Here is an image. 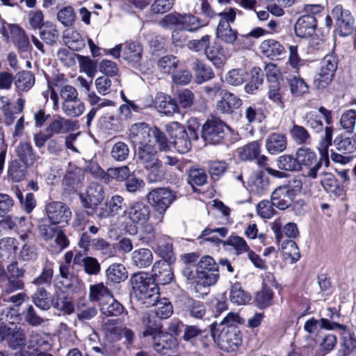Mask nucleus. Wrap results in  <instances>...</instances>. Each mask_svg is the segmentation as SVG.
<instances>
[{
	"instance_id": "nucleus-1",
	"label": "nucleus",
	"mask_w": 356,
	"mask_h": 356,
	"mask_svg": "<svg viewBox=\"0 0 356 356\" xmlns=\"http://www.w3.org/2000/svg\"><path fill=\"white\" fill-rule=\"evenodd\" d=\"M131 283L135 296L147 307L154 306L159 299V288L152 277L145 273L134 274Z\"/></svg>"
},
{
	"instance_id": "nucleus-2",
	"label": "nucleus",
	"mask_w": 356,
	"mask_h": 356,
	"mask_svg": "<svg viewBox=\"0 0 356 356\" xmlns=\"http://www.w3.org/2000/svg\"><path fill=\"white\" fill-rule=\"evenodd\" d=\"M302 181L298 177H295L282 185L275 188L272 192L271 197L273 205L280 210H285L292 205L294 197L300 193Z\"/></svg>"
},
{
	"instance_id": "nucleus-3",
	"label": "nucleus",
	"mask_w": 356,
	"mask_h": 356,
	"mask_svg": "<svg viewBox=\"0 0 356 356\" xmlns=\"http://www.w3.org/2000/svg\"><path fill=\"white\" fill-rule=\"evenodd\" d=\"M137 159L144 168L149 171L148 179L150 181H161L163 178V172L161 170L162 161L157 156L156 148L149 144L145 143L138 148Z\"/></svg>"
},
{
	"instance_id": "nucleus-4",
	"label": "nucleus",
	"mask_w": 356,
	"mask_h": 356,
	"mask_svg": "<svg viewBox=\"0 0 356 356\" xmlns=\"http://www.w3.org/2000/svg\"><path fill=\"white\" fill-rule=\"evenodd\" d=\"M197 273L201 286L213 285L219 278L218 266L211 257L204 256L197 263Z\"/></svg>"
},
{
	"instance_id": "nucleus-5",
	"label": "nucleus",
	"mask_w": 356,
	"mask_h": 356,
	"mask_svg": "<svg viewBox=\"0 0 356 356\" xmlns=\"http://www.w3.org/2000/svg\"><path fill=\"white\" fill-rule=\"evenodd\" d=\"M228 127L218 118L208 119L202 128L203 139L211 144H218L224 138Z\"/></svg>"
},
{
	"instance_id": "nucleus-6",
	"label": "nucleus",
	"mask_w": 356,
	"mask_h": 356,
	"mask_svg": "<svg viewBox=\"0 0 356 356\" xmlns=\"http://www.w3.org/2000/svg\"><path fill=\"white\" fill-rule=\"evenodd\" d=\"M296 156L297 162L300 165V171L302 169V166L306 167L309 169L307 176L313 179L316 178L317 171L322 165L316 154L309 148L300 147L297 150Z\"/></svg>"
},
{
	"instance_id": "nucleus-7",
	"label": "nucleus",
	"mask_w": 356,
	"mask_h": 356,
	"mask_svg": "<svg viewBox=\"0 0 356 356\" xmlns=\"http://www.w3.org/2000/svg\"><path fill=\"white\" fill-rule=\"evenodd\" d=\"M337 67V62L332 56L327 55L321 63V70L315 76L314 83L317 88H324L332 81Z\"/></svg>"
},
{
	"instance_id": "nucleus-8",
	"label": "nucleus",
	"mask_w": 356,
	"mask_h": 356,
	"mask_svg": "<svg viewBox=\"0 0 356 356\" xmlns=\"http://www.w3.org/2000/svg\"><path fill=\"white\" fill-rule=\"evenodd\" d=\"M218 15L221 17V19L216 30L217 38L225 43H234L237 38V32L231 28L229 23L234 20L235 13L230 10L220 13Z\"/></svg>"
},
{
	"instance_id": "nucleus-9",
	"label": "nucleus",
	"mask_w": 356,
	"mask_h": 356,
	"mask_svg": "<svg viewBox=\"0 0 356 356\" xmlns=\"http://www.w3.org/2000/svg\"><path fill=\"white\" fill-rule=\"evenodd\" d=\"M147 199L159 213H163L175 199V195L168 188H158L148 193Z\"/></svg>"
},
{
	"instance_id": "nucleus-10",
	"label": "nucleus",
	"mask_w": 356,
	"mask_h": 356,
	"mask_svg": "<svg viewBox=\"0 0 356 356\" xmlns=\"http://www.w3.org/2000/svg\"><path fill=\"white\" fill-rule=\"evenodd\" d=\"M219 345L226 351H234L241 343V336L236 326L221 327L218 334Z\"/></svg>"
},
{
	"instance_id": "nucleus-11",
	"label": "nucleus",
	"mask_w": 356,
	"mask_h": 356,
	"mask_svg": "<svg viewBox=\"0 0 356 356\" xmlns=\"http://www.w3.org/2000/svg\"><path fill=\"white\" fill-rule=\"evenodd\" d=\"M341 35H349L354 26V19L348 10H343L341 5L336 6L331 12Z\"/></svg>"
},
{
	"instance_id": "nucleus-12",
	"label": "nucleus",
	"mask_w": 356,
	"mask_h": 356,
	"mask_svg": "<svg viewBox=\"0 0 356 356\" xmlns=\"http://www.w3.org/2000/svg\"><path fill=\"white\" fill-rule=\"evenodd\" d=\"M46 212L50 222L54 224L67 222L72 217L70 209L62 202H51L46 205Z\"/></svg>"
},
{
	"instance_id": "nucleus-13",
	"label": "nucleus",
	"mask_w": 356,
	"mask_h": 356,
	"mask_svg": "<svg viewBox=\"0 0 356 356\" xmlns=\"http://www.w3.org/2000/svg\"><path fill=\"white\" fill-rule=\"evenodd\" d=\"M128 219L134 224H144L149 218V207L141 201L134 202L124 211Z\"/></svg>"
},
{
	"instance_id": "nucleus-14",
	"label": "nucleus",
	"mask_w": 356,
	"mask_h": 356,
	"mask_svg": "<svg viewBox=\"0 0 356 356\" xmlns=\"http://www.w3.org/2000/svg\"><path fill=\"white\" fill-rule=\"evenodd\" d=\"M104 199V191L103 186L92 182L88 186L86 197L81 196L82 203L86 209H94L99 206Z\"/></svg>"
},
{
	"instance_id": "nucleus-15",
	"label": "nucleus",
	"mask_w": 356,
	"mask_h": 356,
	"mask_svg": "<svg viewBox=\"0 0 356 356\" xmlns=\"http://www.w3.org/2000/svg\"><path fill=\"white\" fill-rule=\"evenodd\" d=\"M317 28V21L315 17L311 15H303L300 17L294 26L296 35L300 38L312 36Z\"/></svg>"
},
{
	"instance_id": "nucleus-16",
	"label": "nucleus",
	"mask_w": 356,
	"mask_h": 356,
	"mask_svg": "<svg viewBox=\"0 0 356 356\" xmlns=\"http://www.w3.org/2000/svg\"><path fill=\"white\" fill-rule=\"evenodd\" d=\"M152 275L155 280L161 284L170 283L173 279L172 265L165 260L156 261L152 267Z\"/></svg>"
},
{
	"instance_id": "nucleus-17",
	"label": "nucleus",
	"mask_w": 356,
	"mask_h": 356,
	"mask_svg": "<svg viewBox=\"0 0 356 356\" xmlns=\"http://www.w3.org/2000/svg\"><path fill=\"white\" fill-rule=\"evenodd\" d=\"M221 99L217 102V110L222 113L230 114L242 105V100L234 93L222 91Z\"/></svg>"
},
{
	"instance_id": "nucleus-18",
	"label": "nucleus",
	"mask_w": 356,
	"mask_h": 356,
	"mask_svg": "<svg viewBox=\"0 0 356 356\" xmlns=\"http://www.w3.org/2000/svg\"><path fill=\"white\" fill-rule=\"evenodd\" d=\"M286 147L287 138L284 134L274 132L270 134L266 139V148L270 154L281 153Z\"/></svg>"
},
{
	"instance_id": "nucleus-19",
	"label": "nucleus",
	"mask_w": 356,
	"mask_h": 356,
	"mask_svg": "<svg viewBox=\"0 0 356 356\" xmlns=\"http://www.w3.org/2000/svg\"><path fill=\"white\" fill-rule=\"evenodd\" d=\"M248 186L252 193L263 195L268 191V179L261 170L256 171L249 178Z\"/></svg>"
},
{
	"instance_id": "nucleus-20",
	"label": "nucleus",
	"mask_w": 356,
	"mask_h": 356,
	"mask_svg": "<svg viewBox=\"0 0 356 356\" xmlns=\"http://www.w3.org/2000/svg\"><path fill=\"white\" fill-rule=\"evenodd\" d=\"M155 103L158 111L166 115H172L178 112L179 108L176 101L162 92L156 95Z\"/></svg>"
},
{
	"instance_id": "nucleus-21",
	"label": "nucleus",
	"mask_w": 356,
	"mask_h": 356,
	"mask_svg": "<svg viewBox=\"0 0 356 356\" xmlns=\"http://www.w3.org/2000/svg\"><path fill=\"white\" fill-rule=\"evenodd\" d=\"M151 129L145 123H137L131 126L129 137L135 145H140L147 143L150 135Z\"/></svg>"
},
{
	"instance_id": "nucleus-22",
	"label": "nucleus",
	"mask_w": 356,
	"mask_h": 356,
	"mask_svg": "<svg viewBox=\"0 0 356 356\" xmlns=\"http://www.w3.org/2000/svg\"><path fill=\"white\" fill-rule=\"evenodd\" d=\"M205 240L216 243H222L224 245L232 246L234 249L236 254L248 252L250 250L249 246L244 238L236 235H232L227 238V240L224 241L215 236L207 237Z\"/></svg>"
},
{
	"instance_id": "nucleus-23",
	"label": "nucleus",
	"mask_w": 356,
	"mask_h": 356,
	"mask_svg": "<svg viewBox=\"0 0 356 356\" xmlns=\"http://www.w3.org/2000/svg\"><path fill=\"white\" fill-rule=\"evenodd\" d=\"M50 303L54 308L67 314H70L74 311L72 298L60 289L56 291L51 297Z\"/></svg>"
},
{
	"instance_id": "nucleus-24",
	"label": "nucleus",
	"mask_w": 356,
	"mask_h": 356,
	"mask_svg": "<svg viewBox=\"0 0 356 356\" xmlns=\"http://www.w3.org/2000/svg\"><path fill=\"white\" fill-rule=\"evenodd\" d=\"M19 161L26 166H32L38 158L29 142L20 143L16 148Z\"/></svg>"
},
{
	"instance_id": "nucleus-25",
	"label": "nucleus",
	"mask_w": 356,
	"mask_h": 356,
	"mask_svg": "<svg viewBox=\"0 0 356 356\" xmlns=\"http://www.w3.org/2000/svg\"><path fill=\"white\" fill-rule=\"evenodd\" d=\"M323 318L320 319V327L325 330L346 329V325L334 321L339 318V312L334 307H328L323 313Z\"/></svg>"
},
{
	"instance_id": "nucleus-26",
	"label": "nucleus",
	"mask_w": 356,
	"mask_h": 356,
	"mask_svg": "<svg viewBox=\"0 0 356 356\" xmlns=\"http://www.w3.org/2000/svg\"><path fill=\"white\" fill-rule=\"evenodd\" d=\"M74 123L69 119L56 116L48 125L47 132L51 134V137L56 134H65L73 129Z\"/></svg>"
},
{
	"instance_id": "nucleus-27",
	"label": "nucleus",
	"mask_w": 356,
	"mask_h": 356,
	"mask_svg": "<svg viewBox=\"0 0 356 356\" xmlns=\"http://www.w3.org/2000/svg\"><path fill=\"white\" fill-rule=\"evenodd\" d=\"M92 248L98 252L100 256L105 259L113 257L116 254L115 245L101 237L92 240Z\"/></svg>"
},
{
	"instance_id": "nucleus-28",
	"label": "nucleus",
	"mask_w": 356,
	"mask_h": 356,
	"mask_svg": "<svg viewBox=\"0 0 356 356\" xmlns=\"http://www.w3.org/2000/svg\"><path fill=\"white\" fill-rule=\"evenodd\" d=\"M132 264L137 268H144L151 266L153 262V254L148 248H139L131 253Z\"/></svg>"
},
{
	"instance_id": "nucleus-29",
	"label": "nucleus",
	"mask_w": 356,
	"mask_h": 356,
	"mask_svg": "<svg viewBox=\"0 0 356 356\" xmlns=\"http://www.w3.org/2000/svg\"><path fill=\"white\" fill-rule=\"evenodd\" d=\"M11 38L19 52H28L31 50V45L25 31L17 26L11 28Z\"/></svg>"
},
{
	"instance_id": "nucleus-30",
	"label": "nucleus",
	"mask_w": 356,
	"mask_h": 356,
	"mask_svg": "<svg viewBox=\"0 0 356 356\" xmlns=\"http://www.w3.org/2000/svg\"><path fill=\"white\" fill-rule=\"evenodd\" d=\"M154 348L158 353H162L165 350L171 349L175 346V339L167 332H163L161 330L152 335Z\"/></svg>"
},
{
	"instance_id": "nucleus-31",
	"label": "nucleus",
	"mask_w": 356,
	"mask_h": 356,
	"mask_svg": "<svg viewBox=\"0 0 356 356\" xmlns=\"http://www.w3.org/2000/svg\"><path fill=\"white\" fill-rule=\"evenodd\" d=\"M65 44L72 50L79 51L85 47V42L80 33L72 29H67L63 36Z\"/></svg>"
},
{
	"instance_id": "nucleus-32",
	"label": "nucleus",
	"mask_w": 356,
	"mask_h": 356,
	"mask_svg": "<svg viewBox=\"0 0 356 356\" xmlns=\"http://www.w3.org/2000/svg\"><path fill=\"white\" fill-rule=\"evenodd\" d=\"M341 331V341L340 343L339 356H349L356 349V339L346 327L340 329Z\"/></svg>"
},
{
	"instance_id": "nucleus-33",
	"label": "nucleus",
	"mask_w": 356,
	"mask_h": 356,
	"mask_svg": "<svg viewBox=\"0 0 356 356\" xmlns=\"http://www.w3.org/2000/svg\"><path fill=\"white\" fill-rule=\"evenodd\" d=\"M204 54L208 60L218 68L224 65L227 58L222 47L217 44L209 46Z\"/></svg>"
},
{
	"instance_id": "nucleus-34",
	"label": "nucleus",
	"mask_w": 356,
	"mask_h": 356,
	"mask_svg": "<svg viewBox=\"0 0 356 356\" xmlns=\"http://www.w3.org/2000/svg\"><path fill=\"white\" fill-rule=\"evenodd\" d=\"M153 249L163 259H171L172 254V245L171 239L167 236L157 237L154 241Z\"/></svg>"
},
{
	"instance_id": "nucleus-35",
	"label": "nucleus",
	"mask_w": 356,
	"mask_h": 356,
	"mask_svg": "<svg viewBox=\"0 0 356 356\" xmlns=\"http://www.w3.org/2000/svg\"><path fill=\"white\" fill-rule=\"evenodd\" d=\"M140 326L143 329V336L144 337L152 336L162 328L161 323L151 318L150 314L148 313H144L142 315L140 319Z\"/></svg>"
},
{
	"instance_id": "nucleus-36",
	"label": "nucleus",
	"mask_w": 356,
	"mask_h": 356,
	"mask_svg": "<svg viewBox=\"0 0 356 356\" xmlns=\"http://www.w3.org/2000/svg\"><path fill=\"white\" fill-rule=\"evenodd\" d=\"M260 49L264 55L273 59L284 52V48L275 40H266L261 44Z\"/></svg>"
},
{
	"instance_id": "nucleus-37",
	"label": "nucleus",
	"mask_w": 356,
	"mask_h": 356,
	"mask_svg": "<svg viewBox=\"0 0 356 356\" xmlns=\"http://www.w3.org/2000/svg\"><path fill=\"white\" fill-rule=\"evenodd\" d=\"M99 307L101 312L106 316H117L124 312L122 305L113 299L112 296L102 302Z\"/></svg>"
},
{
	"instance_id": "nucleus-38",
	"label": "nucleus",
	"mask_w": 356,
	"mask_h": 356,
	"mask_svg": "<svg viewBox=\"0 0 356 356\" xmlns=\"http://www.w3.org/2000/svg\"><path fill=\"white\" fill-rule=\"evenodd\" d=\"M8 346L13 350L23 348L26 345V337L21 328H10V333L7 339Z\"/></svg>"
},
{
	"instance_id": "nucleus-39",
	"label": "nucleus",
	"mask_w": 356,
	"mask_h": 356,
	"mask_svg": "<svg viewBox=\"0 0 356 356\" xmlns=\"http://www.w3.org/2000/svg\"><path fill=\"white\" fill-rule=\"evenodd\" d=\"M62 109L64 113L71 118L80 116L84 111V103L78 97L74 100L63 102Z\"/></svg>"
},
{
	"instance_id": "nucleus-40",
	"label": "nucleus",
	"mask_w": 356,
	"mask_h": 356,
	"mask_svg": "<svg viewBox=\"0 0 356 356\" xmlns=\"http://www.w3.org/2000/svg\"><path fill=\"white\" fill-rule=\"evenodd\" d=\"M142 47L136 42H129L125 46L122 57L129 62L137 64L140 62L142 56Z\"/></svg>"
},
{
	"instance_id": "nucleus-41",
	"label": "nucleus",
	"mask_w": 356,
	"mask_h": 356,
	"mask_svg": "<svg viewBox=\"0 0 356 356\" xmlns=\"http://www.w3.org/2000/svg\"><path fill=\"white\" fill-rule=\"evenodd\" d=\"M320 182L327 193H333L335 195H341L342 189L332 173L324 172L321 174Z\"/></svg>"
},
{
	"instance_id": "nucleus-42",
	"label": "nucleus",
	"mask_w": 356,
	"mask_h": 356,
	"mask_svg": "<svg viewBox=\"0 0 356 356\" xmlns=\"http://www.w3.org/2000/svg\"><path fill=\"white\" fill-rule=\"evenodd\" d=\"M28 167L19 161L14 160L9 165L8 177L15 182L21 181L26 177Z\"/></svg>"
},
{
	"instance_id": "nucleus-43",
	"label": "nucleus",
	"mask_w": 356,
	"mask_h": 356,
	"mask_svg": "<svg viewBox=\"0 0 356 356\" xmlns=\"http://www.w3.org/2000/svg\"><path fill=\"white\" fill-rule=\"evenodd\" d=\"M106 276L112 282L119 283L127 278V271L125 267L120 264H113L106 270Z\"/></svg>"
},
{
	"instance_id": "nucleus-44",
	"label": "nucleus",
	"mask_w": 356,
	"mask_h": 356,
	"mask_svg": "<svg viewBox=\"0 0 356 356\" xmlns=\"http://www.w3.org/2000/svg\"><path fill=\"white\" fill-rule=\"evenodd\" d=\"M291 138L298 145H308L311 142V136L305 127L293 124L289 131Z\"/></svg>"
},
{
	"instance_id": "nucleus-45",
	"label": "nucleus",
	"mask_w": 356,
	"mask_h": 356,
	"mask_svg": "<svg viewBox=\"0 0 356 356\" xmlns=\"http://www.w3.org/2000/svg\"><path fill=\"white\" fill-rule=\"evenodd\" d=\"M185 310L195 318L201 319L206 314V307L203 302L199 300L188 299L184 303Z\"/></svg>"
},
{
	"instance_id": "nucleus-46",
	"label": "nucleus",
	"mask_w": 356,
	"mask_h": 356,
	"mask_svg": "<svg viewBox=\"0 0 356 356\" xmlns=\"http://www.w3.org/2000/svg\"><path fill=\"white\" fill-rule=\"evenodd\" d=\"M54 264L47 261L42 268L41 273L33 280L32 284L40 286L42 285H51L54 275Z\"/></svg>"
},
{
	"instance_id": "nucleus-47",
	"label": "nucleus",
	"mask_w": 356,
	"mask_h": 356,
	"mask_svg": "<svg viewBox=\"0 0 356 356\" xmlns=\"http://www.w3.org/2000/svg\"><path fill=\"white\" fill-rule=\"evenodd\" d=\"M110 296H111L110 291L103 283L90 286L89 297L91 300L97 301L100 305Z\"/></svg>"
},
{
	"instance_id": "nucleus-48",
	"label": "nucleus",
	"mask_w": 356,
	"mask_h": 356,
	"mask_svg": "<svg viewBox=\"0 0 356 356\" xmlns=\"http://www.w3.org/2000/svg\"><path fill=\"white\" fill-rule=\"evenodd\" d=\"M193 70L195 72L197 83L208 81L213 76L211 69L206 67L202 62L197 59L193 63Z\"/></svg>"
},
{
	"instance_id": "nucleus-49",
	"label": "nucleus",
	"mask_w": 356,
	"mask_h": 356,
	"mask_svg": "<svg viewBox=\"0 0 356 356\" xmlns=\"http://www.w3.org/2000/svg\"><path fill=\"white\" fill-rule=\"evenodd\" d=\"M268 97L277 106L283 109L284 107V92L281 90L280 84L277 81H272L269 85Z\"/></svg>"
},
{
	"instance_id": "nucleus-50",
	"label": "nucleus",
	"mask_w": 356,
	"mask_h": 356,
	"mask_svg": "<svg viewBox=\"0 0 356 356\" xmlns=\"http://www.w3.org/2000/svg\"><path fill=\"white\" fill-rule=\"evenodd\" d=\"M17 249L16 240L14 238L6 237L0 240V257L1 259H9L15 254Z\"/></svg>"
},
{
	"instance_id": "nucleus-51",
	"label": "nucleus",
	"mask_w": 356,
	"mask_h": 356,
	"mask_svg": "<svg viewBox=\"0 0 356 356\" xmlns=\"http://www.w3.org/2000/svg\"><path fill=\"white\" fill-rule=\"evenodd\" d=\"M288 83L290 92L294 97H300L308 91L309 87L305 81L299 77L294 76L288 79Z\"/></svg>"
},
{
	"instance_id": "nucleus-52",
	"label": "nucleus",
	"mask_w": 356,
	"mask_h": 356,
	"mask_svg": "<svg viewBox=\"0 0 356 356\" xmlns=\"http://www.w3.org/2000/svg\"><path fill=\"white\" fill-rule=\"evenodd\" d=\"M180 21V28L190 32H195L203 26L200 19L193 15L181 14Z\"/></svg>"
},
{
	"instance_id": "nucleus-53",
	"label": "nucleus",
	"mask_w": 356,
	"mask_h": 356,
	"mask_svg": "<svg viewBox=\"0 0 356 356\" xmlns=\"http://www.w3.org/2000/svg\"><path fill=\"white\" fill-rule=\"evenodd\" d=\"M251 80L246 84L245 90L248 93H253L264 81V73L261 68L254 67L251 70Z\"/></svg>"
},
{
	"instance_id": "nucleus-54",
	"label": "nucleus",
	"mask_w": 356,
	"mask_h": 356,
	"mask_svg": "<svg viewBox=\"0 0 356 356\" xmlns=\"http://www.w3.org/2000/svg\"><path fill=\"white\" fill-rule=\"evenodd\" d=\"M40 35L46 44L52 45L58 38V32L55 25L47 24L42 28Z\"/></svg>"
},
{
	"instance_id": "nucleus-55",
	"label": "nucleus",
	"mask_w": 356,
	"mask_h": 356,
	"mask_svg": "<svg viewBox=\"0 0 356 356\" xmlns=\"http://www.w3.org/2000/svg\"><path fill=\"white\" fill-rule=\"evenodd\" d=\"M277 166L280 170L286 171H300V165L297 162V158L290 154H284L280 156L277 161Z\"/></svg>"
},
{
	"instance_id": "nucleus-56",
	"label": "nucleus",
	"mask_w": 356,
	"mask_h": 356,
	"mask_svg": "<svg viewBox=\"0 0 356 356\" xmlns=\"http://www.w3.org/2000/svg\"><path fill=\"white\" fill-rule=\"evenodd\" d=\"M33 302L42 310H48L51 307V302L48 300V292L41 286L38 287L33 296Z\"/></svg>"
},
{
	"instance_id": "nucleus-57",
	"label": "nucleus",
	"mask_w": 356,
	"mask_h": 356,
	"mask_svg": "<svg viewBox=\"0 0 356 356\" xmlns=\"http://www.w3.org/2000/svg\"><path fill=\"white\" fill-rule=\"evenodd\" d=\"M34 83L35 77L33 74L31 72L23 71L17 75L15 86L19 90L26 91L29 90Z\"/></svg>"
},
{
	"instance_id": "nucleus-58",
	"label": "nucleus",
	"mask_w": 356,
	"mask_h": 356,
	"mask_svg": "<svg viewBox=\"0 0 356 356\" xmlns=\"http://www.w3.org/2000/svg\"><path fill=\"white\" fill-rule=\"evenodd\" d=\"M154 305L156 306L155 314L160 318H168L173 313L172 305L166 298L158 299Z\"/></svg>"
},
{
	"instance_id": "nucleus-59",
	"label": "nucleus",
	"mask_w": 356,
	"mask_h": 356,
	"mask_svg": "<svg viewBox=\"0 0 356 356\" xmlns=\"http://www.w3.org/2000/svg\"><path fill=\"white\" fill-rule=\"evenodd\" d=\"M246 76L247 72L244 69H233L227 72L225 80L229 84L237 86L245 82Z\"/></svg>"
},
{
	"instance_id": "nucleus-60",
	"label": "nucleus",
	"mask_w": 356,
	"mask_h": 356,
	"mask_svg": "<svg viewBox=\"0 0 356 356\" xmlns=\"http://www.w3.org/2000/svg\"><path fill=\"white\" fill-rule=\"evenodd\" d=\"M334 143L337 149L343 154L351 153L356 149V140L353 138H337Z\"/></svg>"
},
{
	"instance_id": "nucleus-61",
	"label": "nucleus",
	"mask_w": 356,
	"mask_h": 356,
	"mask_svg": "<svg viewBox=\"0 0 356 356\" xmlns=\"http://www.w3.org/2000/svg\"><path fill=\"white\" fill-rule=\"evenodd\" d=\"M259 153V144L257 142H252L241 149L239 156L242 160H252L257 158Z\"/></svg>"
},
{
	"instance_id": "nucleus-62",
	"label": "nucleus",
	"mask_w": 356,
	"mask_h": 356,
	"mask_svg": "<svg viewBox=\"0 0 356 356\" xmlns=\"http://www.w3.org/2000/svg\"><path fill=\"white\" fill-rule=\"evenodd\" d=\"M179 60L172 55L165 56L158 60L157 65L164 73H171L178 67Z\"/></svg>"
},
{
	"instance_id": "nucleus-63",
	"label": "nucleus",
	"mask_w": 356,
	"mask_h": 356,
	"mask_svg": "<svg viewBox=\"0 0 356 356\" xmlns=\"http://www.w3.org/2000/svg\"><path fill=\"white\" fill-rule=\"evenodd\" d=\"M282 250L285 256L291 258L292 261L299 259L300 254L296 243L292 240H284L281 245Z\"/></svg>"
},
{
	"instance_id": "nucleus-64",
	"label": "nucleus",
	"mask_w": 356,
	"mask_h": 356,
	"mask_svg": "<svg viewBox=\"0 0 356 356\" xmlns=\"http://www.w3.org/2000/svg\"><path fill=\"white\" fill-rule=\"evenodd\" d=\"M129 148L126 143L118 142L113 146L111 154L114 160L123 161L129 156Z\"/></svg>"
}]
</instances>
